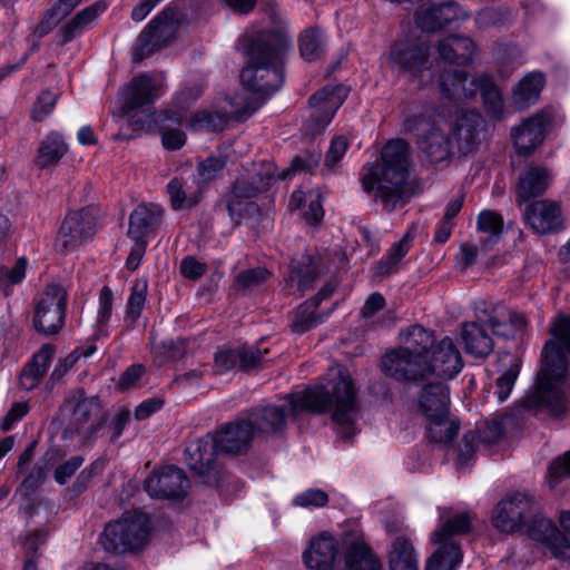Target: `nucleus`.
Masks as SVG:
<instances>
[{
	"mask_svg": "<svg viewBox=\"0 0 570 570\" xmlns=\"http://www.w3.org/2000/svg\"><path fill=\"white\" fill-rule=\"evenodd\" d=\"M248 63L240 72L244 91L236 96L235 116L250 117L284 82V56L291 47L285 29L259 30L246 36Z\"/></svg>",
	"mask_w": 570,
	"mask_h": 570,
	"instance_id": "1",
	"label": "nucleus"
},
{
	"mask_svg": "<svg viewBox=\"0 0 570 570\" xmlns=\"http://www.w3.org/2000/svg\"><path fill=\"white\" fill-rule=\"evenodd\" d=\"M552 338L541 353V366L533 387L524 395L521 405L530 411H547L560 415L567 410L563 391L570 353V317L559 315L551 328Z\"/></svg>",
	"mask_w": 570,
	"mask_h": 570,
	"instance_id": "2",
	"label": "nucleus"
},
{
	"mask_svg": "<svg viewBox=\"0 0 570 570\" xmlns=\"http://www.w3.org/2000/svg\"><path fill=\"white\" fill-rule=\"evenodd\" d=\"M411 148L403 139H391L381 150L380 160L367 164L361 183L367 194L389 214L407 204L413 195L410 181Z\"/></svg>",
	"mask_w": 570,
	"mask_h": 570,
	"instance_id": "3",
	"label": "nucleus"
},
{
	"mask_svg": "<svg viewBox=\"0 0 570 570\" xmlns=\"http://www.w3.org/2000/svg\"><path fill=\"white\" fill-rule=\"evenodd\" d=\"M330 372L331 379L326 384L287 394L285 400L289 403L293 415L303 411L324 413L334 407L332 419L340 428L338 434L343 439H351L357 415V390L346 368L335 366Z\"/></svg>",
	"mask_w": 570,
	"mask_h": 570,
	"instance_id": "4",
	"label": "nucleus"
},
{
	"mask_svg": "<svg viewBox=\"0 0 570 570\" xmlns=\"http://www.w3.org/2000/svg\"><path fill=\"white\" fill-rule=\"evenodd\" d=\"M433 331L420 324L401 333V345L386 352L381 360L383 372L397 381H422L429 367V357L435 346Z\"/></svg>",
	"mask_w": 570,
	"mask_h": 570,
	"instance_id": "5",
	"label": "nucleus"
},
{
	"mask_svg": "<svg viewBox=\"0 0 570 570\" xmlns=\"http://www.w3.org/2000/svg\"><path fill=\"white\" fill-rule=\"evenodd\" d=\"M62 409L70 411L62 436L78 439L81 444L95 441L108 420V412L99 397L87 396L82 389L76 390L72 396L65 401Z\"/></svg>",
	"mask_w": 570,
	"mask_h": 570,
	"instance_id": "6",
	"label": "nucleus"
},
{
	"mask_svg": "<svg viewBox=\"0 0 570 570\" xmlns=\"http://www.w3.org/2000/svg\"><path fill=\"white\" fill-rule=\"evenodd\" d=\"M216 444L212 434L191 441L185 449V461L199 482L228 492L233 475L216 461Z\"/></svg>",
	"mask_w": 570,
	"mask_h": 570,
	"instance_id": "7",
	"label": "nucleus"
},
{
	"mask_svg": "<svg viewBox=\"0 0 570 570\" xmlns=\"http://www.w3.org/2000/svg\"><path fill=\"white\" fill-rule=\"evenodd\" d=\"M161 94L160 81L148 73H140L134 77L124 89L120 111L138 128H150L151 120L159 114L155 111L154 104Z\"/></svg>",
	"mask_w": 570,
	"mask_h": 570,
	"instance_id": "8",
	"label": "nucleus"
},
{
	"mask_svg": "<svg viewBox=\"0 0 570 570\" xmlns=\"http://www.w3.org/2000/svg\"><path fill=\"white\" fill-rule=\"evenodd\" d=\"M149 530V519L145 513L128 512L106 525L101 544L114 553L136 551L146 546Z\"/></svg>",
	"mask_w": 570,
	"mask_h": 570,
	"instance_id": "9",
	"label": "nucleus"
},
{
	"mask_svg": "<svg viewBox=\"0 0 570 570\" xmlns=\"http://www.w3.org/2000/svg\"><path fill=\"white\" fill-rule=\"evenodd\" d=\"M181 13L166 7L140 32L134 48V60L141 61L154 52L167 47L177 36Z\"/></svg>",
	"mask_w": 570,
	"mask_h": 570,
	"instance_id": "10",
	"label": "nucleus"
},
{
	"mask_svg": "<svg viewBox=\"0 0 570 570\" xmlns=\"http://www.w3.org/2000/svg\"><path fill=\"white\" fill-rule=\"evenodd\" d=\"M390 59L399 73L409 81L425 87L432 81L430 47L424 41H400L390 51Z\"/></svg>",
	"mask_w": 570,
	"mask_h": 570,
	"instance_id": "11",
	"label": "nucleus"
},
{
	"mask_svg": "<svg viewBox=\"0 0 570 570\" xmlns=\"http://www.w3.org/2000/svg\"><path fill=\"white\" fill-rule=\"evenodd\" d=\"M67 291L59 284H49L36 301L33 326L45 336L56 335L66 316Z\"/></svg>",
	"mask_w": 570,
	"mask_h": 570,
	"instance_id": "12",
	"label": "nucleus"
},
{
	"mask_svg": "<svg viewBox=\"0 0 570 570\" xmlns=\"http://www.w3.org/2000/svg\"><path fill=\"white\" fill-rule=\"evenodd\" d=\"M535 511L537 501L531 495L514 493L498 503L492 522L504 533L523 532Z\"/></svg>",
	"mask_w": 570,
	"mask_h": 570,
	"instance_id": "13",
	"label": "nucleus"
},
{
	"mask_svg": "<svg viewBox=\"0 0 570 570\" xmlns=\"http://www.w3.org/2000/svg\"><path fill=\"white\" fill-rule=\"evenodd\" d=\"M347 97V89L342 86H325L308 99L309 118L305 122L306 132L311 136L321 134L331 122L337 109Z\"/></svg>",
	"mask_w": 570,
	"mask_h": 570,
	"instance_id": "14",
	"label": "nucleus"
},
{
	"mask_svg": "<svg viewBox=\"0 0 570 570\" xmlns=\"http://www.w3.org/2000/svg\"><path fill=\"white\" fill-rule=\"evenodd\" d=\"M96 230V219L89 208L70 212L63 218L55 242L60 253H70L89 239Z\"/></svg>",
	"mask_w": 570,
	"mask_h": 570,
	"instance_id": "15",
	"label": "nucleus"
},
{
	"mask_svg": "<svg viewBox=\"0 0 570 570\" xmlns=\"http://www.w3.org/2000/svg\"><path fill=\"white\" fill-rule=\"evenodd\" d=\"M144 488L151 498L174 500L187 494L190 482L183 469L166 465L154 470L146 478Z\"/></svg>",
	"mask_w": 570,
	"mask_h": 570,
	"instance_id": "16",
	"label": "nucleus"
},
{
	"mask_svg": "<svg viewBox=\"0 0 570 570\" xmlns=\"http://www.w3.org/2000/svg\"><path fill=\"white\" fill-rule=\"evenodd\" d=\"M218 452L230 455H245L257 438L247 417L223 424L213 434Z\"/></svg>",
	"mask_w": 570,
	"mask_h": 570,
	"instance_id": "17",
	"label": "nucleus"
},
{
	"mask_svg": "<svg viewBox=\"0 0 570 570\" xmlns=\"http://www.w3.org/2000/svg\"><path fill=\"white\" fill-rule=\"evenodd\" d=\"M523 533L528 534L532 540L546 544L556 558L562 560L570 559L569 540L558 530L551 520L542 514L538 502L537 511L530 517Z\"/></svg>",
	"mask_w": 570,
	"mask_h": 570,
	"instance_id": "18",
	"label": "nucleus"
},
{
	"mask_svg": "<svg viewBox=\"0 0 570 570\" xmlns=\"http://www.w3.org/2000/svg\"><path fill=\"white\" fill-rule=\"evenodd\" d=\"M468 17V12L458 2L449 0L442 3L420 7L414 18L420 29L426 32H435L453 22L465 20Z\"/></svg>",
	"mask_w": 570,
	"mask_h": 570,
	"instance_id": "19",
	"label": "nucleus"
},
{
	"mask_svg": "<svg viewBox=\"0 0 570 570\" xmlns=\"http://www.w3.org/2000/svg\"><path fill=\"white\" fill-rule=\"evenodd\" d=\"M485 128L482 116L472 110H463L455 116L451 132L459 153H471L482 140Z\"/></svg>",
	"mask_w": 570,
	"mask_h": 570,
	"instance_id": "20",
	"label": "nucleus"
},
{
	"mask_svg": "<svg viewBox=\"0 0 570 570\" xmlns=\"http://www.w3.org/2000/svg\"><path fill=\"white\" fill-rule=\"evenodd\" d=\"M463 366L460 352L455 347L452 338L444 337L435 343L430 357L429 367L424 372V379L430 375H436L442 379H452Z\"/></svg>",
	"mask_w": 570,
	"mask_h": 570,
	"instance_id": "21",
	"label": "nucleus"
},
{
	"mask_svg": "<svg viewBox=\"0 0 570 570\" xmlns=\"http://www.w3.org/2000/svg\"><path fill=\"white\" fill-rule=\"evenodd\" d=\"M524 217L529 226L537 234H548L562 228V212L558 203L550 199H540L527 205Z\"/></svg>",
	"mask_w": 570,
	"mask_h": 570,
	"instance_id": "22",
	"label": "nucleus"
},
{
	"mask_svg": "<svg viewBox=\"0 0 570 570\" xmlns=\"http://www.w3.org/2000/svg\"><path fill=\"white\" fill-rule=\"evenodd\" d=\"M246 417L257 438H268L284 432L287 412L282 405H266L252 409Z\"/></svg>",
	"mask_w": 570,
	"mask_h": 570,
	"instance_id": "23",
	"label": "nucleus"
},
{
	"mask_svg": "<svg viewBox=\"0 0 570 570\" xmlns=\"http://www.w3.org/2000/svg\"><path fill=\"white\" fill-rule=\"evenodd\" d=\"M204 187L194 174L174 177L167 185L170 206L174 210L193 208L203 198Z\"/></svg>",
	"mask_w": 570,
	"mask_h": 570,
	"instance_id": "24",
	"label": "nucleus"
},
{
	"mask_svg": "<svg viewBox=\"0 0 570 570\" xmlns=\"http://www.w3.org/2000/svg\"><path fill=\"white\" fill-rule=\"evenodd\" d=\"M548 117L538 114L524 120L512 131L517 153L528 156L543 141Z\"/></svg>",
	"mask_w": 570,
	"mask_h": 570,
	"instance_id": "25",
	"label": "nucleus"
},
{
	"mask_svg": "<svg viewBox=\"0 0 570 570\" xmlns=\"http://www.w3.org/2000/svg\"><path fill=\"white\" fill-rule=\"evenodd\" d=\"M266 189L265 180H256L255 177L240 176L232 185L230 191L226 195L227 210L233 220L242 217L245 200L255 197Z\"/></svg>",
	"mask_w": 570,
	"mask_h": 570,
	"instance_id": "26",
	"label": "nucleus"
},
{
	"mask_svg": "<svg viewBox=\"0 0 570 570\" xmlns=\"http://www.w3.org/2000/svg\"><path fill=\"white\" fill-rule=\"evenodd\" d=\"M164 209L156 204H140L129 216L128 236L130 239H145L161 224Z\"/></svg>",
	"mask_w": 570,
	"mask_h": 570,
	"instance_id": "27",
	"label": "nucleus"
},
{
	"mask_svg": "<svg viewBox=\"0 0 570 570\" xmlns=\"http://www.w3.org/2000/svg\"><path fill=\"white\" fill-rule=\"evenodd\" d=\"M338 554L336 540L322 533L313 539L308 549L303 553V559L307 568L312 570H331Z\"/></svg>",
	"mask_w": 570,
	"mask_h": 570,
	"instance_id": "28",
	"label": "nucleus"
},
{
	"mask_svg": "<svg viewBox=\"0 0 570 570\" xmlns=\"http://www.w3.org/2000/svg\"><path fill=\"white\" fill-rule=\"evenodd\" d=\"M440 91L443 97L454 102L470 99L476 94L475 78L470 79L463 70H444L440 75Z\"/></svg>",
	"mask_w": 570,
	"mask_h": 570,
	"instance_id": "29",
	"label": "nucleus"
},
{
	"mask_svg": "<svg viewBox=\"0 0 570 570\" xmlns=\"http://www.w3.org/2000/svg\"><path fill=\"white\" fill-rule=\"evenodd\" d=\"M346 570H380L381 563L360 534H351L344 540Z\"/></svg>",
	"mask_w": 570,
	"mask_h": 570,
	"instance_id": "30",
	"label": "nucleus"
},
{
	"mask_svg": "<svg viewBox=\"0 0 570 570\" xmlns=\"http://www.w3.org/2000/svg\"><path fill=\"white\" fill-rule=\"evenodd\" d=\"M106 8L107 4L105 2L98 1L79 11L58 30V42L65 46L80 36L86 29L91 27Z\"/></svg>",
	"mask_w": 570,
	"mask_h": 570,
	"instance_id": "31",
	"label": "nucleus"
},
{
	"mask_svg": "<svg viewBox=\"0 0 570 570\" xmlns=\"http://www.w3.org/2000/svg\"><path fill=\"white\" fill-rule=\"evenodd\" d=\"M419 149L431 163H441L452 155L453 144L449 136L435 124L417 138Z\"/></svg>",
	"mask_w": 570,
	"mask_h": 570,
	"instance_id": "32",
	"label": "nucleus"
},
{
	"mask_svg": "<svg viewBox=\"0 0 570 570\" xmlns=\"http://www.w3.org/2000/svg\"><path fill=\"white\" fill-rule=\"evenodd\" d=\"M56 348L52 344H43L20 373V386L26 391L36 389L46 375L53 358Z\"/></svg>",
	"mask_w": 570,
	"mask_h": 570,
	"instance_id": "33",
	"label": "nucleus"
},
{
	"mask_svg": "<svg viewBox=\"0 0 570 570\" xmlns=\"http://www.w3.org/2000/svg\"><path fill=\"white\" fill-rule=\"evenodd\" d=\"M440 57L450 63L466 65L472 60L475 45L469 37L451 35L438 43Z\"/></svg>",
	"mask_w": 570,
	"mask_h": 570,
	"instance_id": "34",
	"label": "nucleus"
},
{
	"mask_svg": "<svg viewBox=\"0 0 570 570\" xmlns=\"http://www.w3.org/2000/svg\"><path fill=\"white\" fill-rule=\"evenodd\" d=\"M450 392L446 384L442 382L424 385L419 397V407L428 419L433 414L444 415L449 413Z\"/></svg>",
	"mask_w": 570,
	"mask_h": 570,
	"instance_id": "35",
	"label": "nucleus"
},
{
	"mask_svg": "<svg viewBox=\"0 0 570 570\" xmlns=\"http://www.w3.org/2000/svg\"><path fill=\"white\" fill-rule=\"evenodd\" d=\"M68 150V145L62 135L51 131L40 141L35 157V165L39 169L56 167Z\"/></svg>",
	"mask_w": 570,
	"mask_h": 570,
	"instance_id": "36",
	"label": "nucleus"
},
{
	"mask_svg": "<svg viewBox=\"0 0 570 570\" xmlns=\"http://www.w3.org/2000/svg\"><path fill=\"white\" fill-rule=\"evenodd\" d=\"M550 184V174L546 167H529L520 176L517 195L519 202H529L531 198L542 195Z\"/></svg>",
	"mask_w": 570,
	"mask_h": 570,
	"instance_id": "37",
	"label": "nucleus"
},
{
	"mask_svg": "<svg viewBox=\"0 0 570 570\" xmlns=\"http://www.w3.org/2000/svg\"><path fill=\"white\" fill-rule=\"evenodd\" d=\"M181 116L174 111H159V114L151 120V125L159 128L161 136V144L167 150L180 149L186 142L185 132L171 125H180Z\"/></svg>",
	"mask_w": 570,
	"mask_h": 570,
	"instance_id": "38",
	"label": "nucleus"
},
{
	"mask_svg": "<svg viewBox=\"0 0 570 570\" xmlns=\"http://www.w3.org/2000/svg\"><path fill=\"white\" fill-rule=\"evenodd\" d=\"M461 340L465 352L476 357H487L493 350L492 338L487 331L475 322L464 323L461 328Z\"/></svg>",
	"mask_w": 570,
	"mask_h": 570,
	"instance_id": "39",
	"label": "nucleus"
},
{
	"mask_svg": "<svg viewBox=\"0 0 570 570\" xmlns=\"http://www.w3.org/2000/svg\"><path fill=\"white\" fill-rule=\"evenodd\" d=\"M415 226L412 225L410 229L397 243H394L386 258H383L375 264L373 272L376 277H385L397 271V265L402 258L407 254L411 248V243L414 237Z\"/></svg>",
	"mask_w": 570,
	"mask_h": 570,
	"instance_id": "40",
	"label": "nucleus"
},
{
	"mask_svg": "<svg viewBox=\"0 0 570 570\" xmlns=\"http://www.w3.org/2000/svg\"><path fill=\"white\" fill-rule=\"evenodd\" d=\"M544 86L541 72H531L524 76L512 95V102L518 109H525L535 104Z\"/></svg>",
	"mask_w": 570,
	"mask_h": 570,
	"instance_id": "41",
	"label": "nucleus"
},
{
	"mask_svg": "<svg viewBox=\"0 0 570 570\" xmlns=\"http://www.w3.org/2000/svg\"><path fill=\"white\" fill-rule=\"evenodd\" d=\"M230 105L233 109L225 114L206 110L195 112L188 124L195 130L220 131L229 119L239 120L235 114L236 109H240L243 106H236V97L233 98Z\"/></svg>",
	"mask_w": 570,
	"mask_h": 570,
	"instance_id": "42",
	"label": "nucleus"
},
{
	"mask_svg": "<svg viewBox=\"0 0 570 570\" xmlns=\"http://www.w3.org/2000/svg\"><path fill=\"white\" fill-rule=\"evenodd\" d=\"M318 262L320 258L307 254L302 255L298 259H291L289 278L297 279L301 291L311 288L320 276Z\"/></svg>",
	"mask_w": 570,
	"mask_h": 570,
	"instance_id": "43",
	"label": "nucleus"
},
{
	"mask_svg": "<svg viewBox=\"0 0 570 570\" xmlns=\"http://www.w3.org/2000/svg\"><path fill=\"white\" fill-rule=\"evenodd\" d=\"M83 0H58L51 8L45 11L41 20L33 30V35L38 38L47 36Z\"/></svg>",
	"mask_w": 570,
	"mask_h": 570,
	"instance_id": "44",
	"label": "nucleus"
},
{
	"mask_svg": "<svg viewBox=\"0 0 570 570\" xmlns=\"http://www.w3.org/2000/svg\"><path fill=\"white\" fill-rule=\"evenodd\" d=\"M476 91L479 90L487 112L494 119L501 118L503 114V98L501 90L494 80L488 75H480L475 78Z\"/></svg>",
	"mask_w": 570,
	"mask_h": 570,
	"instance_id": "45",
	"label": "nucleus"
},
{
	"mask_svg": "<svg viewBox=\"0 0 570 570\" xmlns=\"http://www.w3.org/2000/svg\"><path fill=\"white\" fill-rule=\"evenodd\" d=\"M426 438L431 443L448 444L459 432V423L448 414L428 417Z\"/></svg>",
	"mask_w": 570,
	"mask_h": 570,
	"instance_id": "46",
	"label": "nucleus"
},
{
	"mask_svg": "<svg viewBox=\"0 0 570 570\" xmlns=\"http://www.w3.org/2000/svg\"><path fill=\"white\" fill-rule=\"evenodd\" d=\"M440 547L429 558L425 570H455L462 561V551L455 541L438 543Z\"/></svg>",
	"mask_w": 570,
	"mask_h": 570,
	"instance_id": "47",
	"label": "nucleus"
},
{
	"mask_svg": "<svg viewBox=\"0 0 570 570\" xmlns=\"http://www.w3.org/2000/svg\"><path fill=\"white\" fill-rule=\"evenodd\" d=\"M390 570H419L412 543L404 537H397L389 553Z\"/></svg>",
	"mask_w": 570,
	"mask_h": 570,
	"instance_id": "48",
	"label": "nucleus"
},
{
	"mask_svg": "<svg viewBox=\"0 0 570 570\" xmlns=\"http://www.w3.org/2000/svg\"><path fill=\"white\" fill-rule=\"evenodd\" d=\"M188 341L186 338L166 340L161 342L151 341V354L154 363L163 366L168 362L181 358L187 350Z\"/></svg>",
	"mask_w": 570,
	"mask_h": 570,
	"instance_id": "49",
	"label": "nucleus"
},
{
	"mask_svg": "<svg viewBox=\"0 0 570 570\" xmlns=\"http://www.w3.org/2000/svg\"><path fill=\"white\" fill-rule=\"evenodd\" d=\"M472 529L471 515L466 512L449 518L433 532L434 543L454 541L453 537L466 534Z\"/></svg>",
	"mask_w": 570,
	"mask_h": 570,
	"instance_id": "50",
	"label": "nucleus"
},
{
	"mask_svg": "<svg viewBox=\"0 0 570 570\" xmlns=\"http://www.w3.org/2000/svg\"><path fill=\"white\" fill-rule=\"evenodd\" d=\"M299 52L306 61H315L323 53V39L316 27L305 29L299 36Z\"/></svg>",
	"mask_w": 570,
	"mask_h": 570,
	"instance_id": "51",
	"label": "nucleus"
},
{
	"mask_svg": "<svg viewBox=\"0 0 570 570\" xmlns=\"http://www.w3.org/2000/svg\"><path fill=\"white\" fill-rule=\"evenodd\" d=\"M271 277V272L265 267H256L238 273L234 279L237 291H253L264 284Z\"/></svg>",
	"mask_w": 570,
	"mask_h": 570,
	"instance_id": "52",
	"label": "nucleus"
},
{
	"mask_svg": "<svg viewBox=\"0 0 570 570\" xmlns=\"http://www.w3.org/2000/svg\"><path fill=\"white\" fill-rule=\"evenodd\" d=\"M147 294V281L137 279L131 288V294L128 298L127 304V317L130 318L131 324L134 325L137 320L140 317L141 311L145 306Z\"/></svg>",
	"mask_w": 570,
	"mask_h": 570,
	"instance_id": "53",
	"label": "nucleus"
},
{
	"mask_svg": "<svg viewBox=\"0 0 570 570\" xmlns=\"http://www.w3.org/2000/svg\"><path fill=\"white\" fill-rule=\"evenodd\" d=\"M268 350H261L254 345L239 346V370L248 372L262 367L265 363V355L268 354Z\"/></svg>",
	"mask_w": 570,
	"mask_h": 570,
	"instance_id": "54",
	"label": "nucleus"
},
{
	"mask_svg": "<svg viewBox=\"0 0 570 570\" xmlns=\"http://www.w3.org/2000/svg\"><path fill=\"white\" fill-rule=\"evenodd\" d=\"M321 158L320 151H308L304 156H296L293 158L291 166L284 169L279 177L285 179L296 173H312L320 165Z\"/></svg>",
	"mask_w": 570,
	"mask_h": 570,
	"instance_id": "55",
	"label": "nucleus"
},
{
	"mask_svg": "<svg viewBox=\"0 0 570 570\" xmlns=\"http://www.w3.org/2000/svg\"><path fill=\"white\" fill-rule=\"evenodd\" d=\"M315 309L316 308H313L308 301L302 304L292 323L293 332L302 334L316 326L322 321V315H316Z\"/></svg>",
	"mask_w": 570,
	"mask_h": 570,
	"instance_id": "56",
	"label": "nucleus"
},
{
	"mask_svg": "<svg viewBox=\"0 0 570 570\" xmlns=\"http://www.w3.org/2000/svg\"><path fill=\"white\" fill-rule=\"evenodd\" d=\"M478 228L483 233L490 234V237L485 239V244L492 243L494 237L502 233L503 219L494 210H483L478 217Z\"/></svg>",
	"mask_w": 570,
	"mask_h": 570,
	"instance_id": "57",
	"label": "nucleus"
},
{
	"mask_svg": "<svg viewBox=\"0 0 570 570\" xmlns=\"http://www.w3.org/2000/svg\"><path fill=\"white\" fill-rule=\"evenodd\" d=\"M46 534L35 532L28 535L23 541L24 561L22 570H38V548L45 543Z\"/></svg>",
	"mask_w": 570,
	"mask_h": 570,
	"instance_id": "58",
	"label": "nucleus"
},
{
	"mask_svg": "<svg viewBox=\"0 0 570 570\" xmlns=\"http://www.w3.org/2000/svg\"><path fill=\"white\" fill-rule=\"evenodd\" d=\"M520 372L518 361H513L509 367L495 381V394L499 401H504L510 395Z\"/></svg>",
	"mask_w": 570,
	"mask_h": 570,
	"instance_id": "59",
	"label": "nucleus"
},
{
	"mask_svg": "<svg viewBox=\"0 0 570 570\" xmlns=\"http://www.w3.org/2000/svg\"><path fill=\"white\" fill-rule=\"evenodd\" d=\"M570 476V451L558 456L548 469L547 481L554 489L564 478Z\"/></svg>",
	"mask_w": 570,
	"mask_h": 570,
	"instance_id": "60",
	"label": "nucleus"
},
{
	"mask_svg": "<svg viewBox=\"0 0 570 570\" xmlns=\"http://www.w3.org/2000/svg\"><path fill=\"white\" fill-rule=\"evenodd\" d=\"M509 20V11L488 8L478 12L475 17V23L480 29H487L491 27H501Z\"/></svg>",
	"mask_w": 570,
	"mask_h": 570,
	"instance_id": "61",
	"label": "nucleus"
},
{
	"mask_svg": "<svg viewBox=\"0 0 570 570\" xmlns=\"http://www.w3.org/2000/svg\"><path fill=\"white\" fill-rule=\"evenodd\" d=\"M57 99L58 94L50 90L42 91L33 105L31 111L32 120L37 122L45 120L53 110Z\"/></svg>",
	"mask_w": 570,
	"mask_h": 570,
	"instance_id": "62",
	"label": "nucleus"
},
{
	"mask_svg": "<svg viewBox=\"0 0 570 570\" xmlns=\"http://www.w3.org/2000/svg\"><path fill=\"white\" fill-rule=\"evenodd\" d=\"M226 161L223 157L210 156L206 158L204 161L199 163L197 167L199 177L197 179L200 181L203 186L214 180L217 177V175L223 170Z\"/></svg>",
	"mask_w": 570,
	"mask_h": 570,
	"instance_id": "63",
	"label": "nucleus"
},
{
	"mask_svg": "<svg viewBox=\"0 0 570 570\" xmlns=\"http://www.w3.org/2000/svg\"><path fill=\"white\" fill-rule=\"evenodd\" d=\"M502 420L493 419L485 421L484 424L478 430L479 441L485 445L498 443L503 436Z\"/></svg>",
	"mask_w": 570,
	"mask_h": 570,
	"instance_id": "64",
	"label": "nucleus"
}]
</instances>
